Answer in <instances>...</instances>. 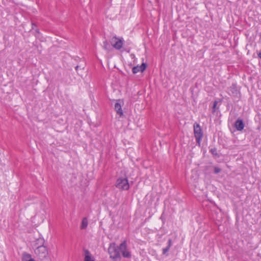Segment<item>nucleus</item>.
Instances as JSON below:
<instances>
[{
	"mask_svg": "<svg viewBox=\"0 0 261 261\" xmlns=\"http://www.w3.org/2000/svg\"><path fill=\"white\" fill-rule=\"evenodd\" d=\"M44 240L42 238H39L36 241L34 250L36 255L40 259H44L48 255V251L46 247L43 245Z\"/></svg>",
	"mask_w": 261,
	"mask_h": 261,
	"instance_id": "1",
	"label": "nucleus"
},
{
	"mask_svg": "<svg viewBox=\"0 0 261 261\" xmlns=\"http://www.w3.org/2000/svg\"><path fill=\"white\" fill-rule=\"evenodd\" d=\"M194 133L196 143L200 146L203 134L200 125L197 123L194 124Z\"/></svg>",
	"mask_w": 261,
	"mask_h": 261,
	"instance_id": "2",
	"label": "nucleus"
},
{
	"mask_svg": "<svg viewBox=\"0 0 261 261\" xmlns=\"http://www.w3.org/2000/svg\"><path fill=\"white\" fill-rule=\"evenodd\" d=\"M108 252L110 257L113 259H120L121 257L119 249L116 248L115 243H111L109 247Z\"/></svg>",
	"mask_w": 261,
	"mask_h": 261,
	"instance_id": "3",
	"label": "nucleus"
},
{
	"mask_svg": "<svg viewBox=\"0 0 261 261\" xmlns=\"http://www.w3.org/2000/svg\"><path fill=\"white\" fill-rule=\"evenodd\" d=\"M124 40L122 37H117L116 36L113 37L111 43L113 47L117 50H121L123 45Z\"/></svg>",
	"mask_w": 261,
	"mask_h": 261,
	"instance_id": "4",
	"label": "nucleus"
},
{
	"mask_svg": "<svg viewBox=\"0 0 261 261\" xmlns=\"http://www.w3.org/2000/svg\"><path fill=\"white\" fill-rule=\"evenodd\" d=\"M116 187L121 190H127L129 186L126 178H119L116 181Z\"/></svg>",
	"mask_w": 261,
	"mask_h": 261,
	"instance_id": "5",
	"label": "nucleus"
},
{
	"mask_svg": "<svg viewBox=\"0 0 261 261\" xmlns=\"http://www.w3.org/2000/svg\"><path fill=\"white\" fill-rule=\"evenodd\" d=\"M119 251L122 253V256L125 258H130L131 253L127 249L126 241H124L118 247Z\"/></svg>",
	"mask_w": 261,
	"mask_h": 261,
	"instance_id": "6",
	"label": "nucleus"
},
{
	"mask_svg": "<svg viewBox=\"0 0 261 261\" xmlns=\"http://www.w3.org/2000/svg\"><path fill=\"white\" fill-rule=\"evenodd\" d=\"M234 126L237 130L242 131L244 128L245 124L243 120L238 119L235 122Z\"/></svg>",
	"mask_w": 261,
	"mask_h": 261,
	"instance_id": "7",
	"label": "nucleus"
},
{
	"mask_svg": "<svg viewBox=\"0 0 261 261\" xmlns=\"http://www.w3.org/2000/svg\"><path fill=\"white\" fill-rule=\"evenodd\" d=\"M115 110L116 113L119 114L120 116H122L123 115V111L121 108V100L118 99L117 100L115 104Z\"/></svg>",
	"mask_w": 261,
	"mask_h": 261,
	"instance_id": "8",
	"label": "nucleus"
},
{
	"mask_svg": "<svg viewBox=\"0 0 261 261\" xmlns=\"http://www.w3.org/2000/svg\"><path fill=\"white\" fill-rule=\"evenodd\" d=\"M84 261H94V258L92 256L91 254L87 249H84Z\"/></svg>",
	"mask_w": 261,
	"mask_h": 261,
	"instance_id": "9",
	"label": "nucleus"
},
{
	"mask_svg": "<svg viewBox=\"0 0 261 261\" xmlns=\"http://www.w3.org/2000/svg\"><path fill=\"white\" fill-rule=\"evenodd\" d=\"M31 258V255L27 252H24L22 254V261H28Z\"/></svg>",
	"mask_w": 261,
	"mask_h": 261,
	"instance_id": "10",
	"label": "nucleus"
},
{
	"mask_svg": "<svg viewBox=\"0 0 261 261\" xmlns=\"http://www.w3.org/2000/svg\"><path fill=\"white\" fill-rule=\"evenodd\" d=\"M88 226V220L85 217L82 220L81 228V229H85L87 228Z\"/></svg>",
	"mask_w": 261,
	"mask_h": 261,
	"instance_id": "11",
	"label": "nucleus"
},
{
	"mask_svg": "<svg viewBox=\"0 0 261 261\" xmlns=\"http://www.w3.org/2000/svg\"><path fill=\"white\" fill-rule=\"evenodd\" d=\"M103 47L105 49H106L107 50H110L111 46L107 40H105V41H103Z\"/></svg>",
	"mask_w": 261,
	"mask_h": 261,
	"instance_id": "12",
	"label": "nucleus"
},
{
	"mask_svg": "<svg viewBox=\"0 0 261 261\" xmlns=\"http://www.w3.org/2000/svg\"><path fill=\"white\" fill-rule=\"evenodd\" d=\"M230 91L233 94L237 93V87L236 84H232L230 87Z\"/></svg>",
	"mask_w": 261,
	"mask_h": 261,
	"instance_id": "13",
	"label": "nucleus"
},
{
	"mask_svg": "<svg viewBox=\"0 0 261 261\" xmlns=\"http://www.w3.org/2000/svg\"><path fill=\"white\" fill-rule=\"evenodd\" d=\"M132 71L133 73L135 74L138 73L139 71H141V69L139 68V66H135L132 69Z\"/></svg>",
	"mask_w": 261,
	"mask_h": 261,
	"instance_id": "14",
	"label": "nucleus"
},
{
	"mask_svg": "<svg viewBox=\"0 0 261 261\" xmlns=\"http://www.w3.org/2000/svg\"><path fill=\"white\" fill-rule=\"evenodd\" d=\"M147 67V65L145 63H143L141 66H139V68L141 69V72H143Z\"/></svg>",
	"mask_w": 261,
	"mask_h": 261,
	"instance_id": "15",
	"label": "nucleus"
},
{
	"mask_svg": "<svg viewBox=\"0 0 261 261\" xmlns=\"http://www.w3.org/2000/svg\"><path fill=\"white\" fill-rule=\"evenodd\" d=\"M210 152L214 155H216V156L218 155V153H217V149L216 148H212L210 150Z\"/></svg>",
	"mask_w": 261,
	"mask_h": 261,
	"instance_id": "16",
	"label": "nucleus"
},
{
	"mask_svg": "<svg viewBox=\"0 0 261 261\" xmlns=\"http://www.w3.org/2000/svg\"><path fill=\"white\" fill-rule=\"evenodd\" d=\"M221 171V169L219 168V167H215L214 168V173L215 174H217V173H219Z\"/></svg>",
	"mask_w": 261,
	"mask_h": 261,
	"instance_id": "17",
	"label": "nucleus"
},
{
	"mask_svg": "<svg viewBox=\"0 0 261 261\" xmlns=\"http://www.w3.org/2000/svg\"><path fill=\"white\" fill-rule=\"evenodd\" d=\"M170 247L167 246L166 248L163 249V253L164 254H166L169 250Z\"/></svg>",
	"mask_w": 261,
	"mask_h": 261,
	"instance_id": "18",
	"label": "nucleus"
},
{
	"mask_svg": "<svg viewBox=\"0 0 261 261\" xmlns=\"http://www.w3.org/2000/svg\"><path fill=\"white\" fill-rule=\"evenodd\" d=\"M171 244H172V241L171 239H169V240L168 241V246H168L170 248Z\"/></svg>",
	"mask_w": 261,
	"mask_h": 261,
	"instance_id": "19",
	"label": "nucleus"
},
{
	"mask_svg": "<svg viewBox=\"0 0 261 261\" xmlns=\"http://www.w3.org/2000/svg\"><path fill=\"white\" fill-rule=\"evenodd\" d=\"M75 68V70L77 71L79 68H81V66L80 65H77Z\"/></svg>",
	"mask_w": 261,
	"mask_h": 261,
	"instance_id": "20",
	"label": "nucleus"
},
{
	"mask_svg": "<svg viewBox=\"0 0 261 261\" xmlns=\"http://www.w3.org/2000/svg\"><path fill=\"white\" fill-rule=\"evenodd\" d=\"M217 105V101H215L213 105V109H214L216 108Z\"/></svg>",
	"mask_w": 261,
	"mask_h": 261,
	"instance_id": "21",
	"label": "nucleus"
},
{
	"mask_svg": "<svg viewBox=\"0 0 261 261\" xmlns=\"http://www.w3.org/2000/svg\"><path fill=\"white\" fill-rule=\"evenodd\" d=\"M28 261H35V259H33V258H31V259H29V260H28Z\"/></svg>",
	"mask_w": 261,
	"mask_h": 261,
	"instance_id": "22",
	"label": "nucleus"
},
{
	"mask_svg": "<svg viewBox=\"0 0 261 261\" xmlns=\"http://www.w3.org/2000/svg\"><path fill=\"white\" fill-rule=\"evenodd\" d=\"M32 25H33L32 29H34V26H35V24L34 23H32Z\"/></svg>",
	"mask_w": 261,
	"mask_h": 261,
	"instance_id": "23",
	"label": "nucleus"
},
{
	"mask_svg": "<svg viewBox=\"0 0 261 261\" xmlns=\"http://www.w3.org/2000/svg\"><path fill=\"white\" fill-rule=\"evenodd\" d=\"M35 31H36V32L37 33H39V30H38V29H36Z\"/></svg>",
	"mask_w": 261,
	"mask_h": 261,
	"instance_id": "24",
	"label": "nucleus"
}]
</instances>
